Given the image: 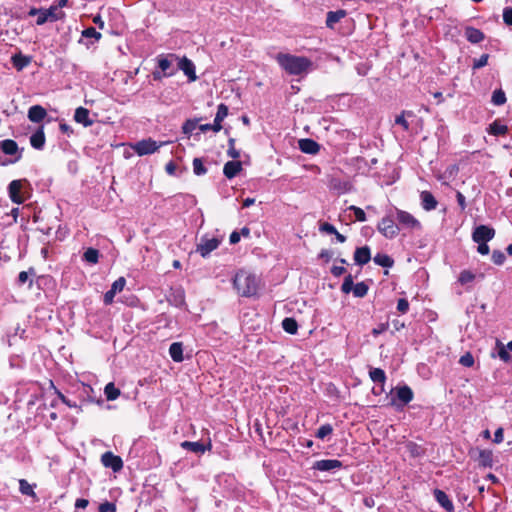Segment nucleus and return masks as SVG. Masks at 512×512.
Instances as JSON below:
<instances>
[{"mask_svg":"<svg viewBox=\"0 0 512 512\" xmlns=\"http://www.w3.org/2000/svg\"><path fill=\"white\" fill-rule=\"evenodd\" d=\"M422 201V207L426 211L434 210L437 207V201L435 197L428 191H423L420 195Z\"/></svg>","mask_w":512,"mask_h":512,"instance_id":"bb28decb","label":"nucleus"},{"mask_svg":"<svg viewBox=\"0 0 512 512\" xmlns=\"http://www.w3.org/2000/svg\"><path fill=\"white\" fill-rule=\"evenodd\" d=\"M352 292L355 297L362 298L367 294L368 286L364 282H359L354 285Z\"/></svg>","mask_w":512,"mask_h":512,"instance_id":"79ce46f5","label":"nucleus"},{"mask_svg":"<svg viewBox=\"0 0 512 512\" xmlns=\"http://www.w3.org/2000/svg\"><path fill=\"white\" fill-rule=\"evenodd\" d=\"M333 432V427L330 424H324L316 432V437L318 439H325L327 436L331 435Z\"/></svg>","mask_w":512,"mask_h":512,"instance_id":"37998d69","label":"nucleus"},{"mask_svg":"<svg viewBox=\"0 0 512 512\" xmlns=\"http://www.w3.org/2000/svg\"><path fill=\"white\" fill-rule=\"evenodd\" d=\"M30 15H38L36 23L38 25H42L47 21H56L60 19L63 13L58 9L57 6H51L48 9H31L29 12Z\"/></svg>","mask_w":512,"mask_h":512,"instance_id":"6e6552de","label":"nucleus"},{"mask_svg":"<svg viewBox=\"0 0 512 512\" xmlns=\"http://www.w3.org/2000/svg\"><path fill=\"white\" fill-rule=\"evenodd\" d=\"M465 37L471 43H479L484 40V33L474 27H467L465 29Z\"/></svg>","mask_w":512,"mask_h":512,"instance_id":"a878e982","label":"nucleus"},{"mask_svg":"<svg viewBox=\"0 0 512 512\" xmlns=\"http://www.w3.org/2000/svg\"><path fill=\"white\" fill-rule=\"evenodd\" d=\"M395 123L401 125L405 130L409 129V124L405 119L404 113L396 117Z\"/></svg>","mask_w":512,"mask_h":512,"instance_id":"e2e57ef3","label":"nucleus"},{"mask_svg":"<svg viewBox=\"0 0 512 512\" xmlns=\"http://www.w3.org/2000/svg\"><path fill=\"white\" fill-rule=\"evenodd\" d=\"M299 148L307 154H316L319 151L318 143L312 139H301L299 141Z\"/></svg>","mask_w":512,"mask_h":512,"instance_id":"b1692460","label":"nucleus"},{"mask_svg":"<svg viewBox=\"0 0 512 512\" xmlns=\"http://www.w3.org/2000/svg\"><path fill=\"white\" fill-rule=\"evenodd\" d=\"M19 490L23 495L36 497V494L34 492V486L31 485L27 480L20 479L19 480Z\"/></svg>","mask_w":512,"mask_h":512,"instance_id":"72a5a7b5","label":"nucleus"},{"mask_svg":"<svg viewBox=\"0 0 512 512\" xmlns=\"http://www.w3.org/2000/svg\"><path fill=\"white\" fill-rule=\"evenodd\" d=\"M343 467L341 461L337 459H323L314 463L313 468L318 471L329 472L335 471Z\"/></svg>","mask_w":512,"mask_h":512,"instance_id":"ddd939ff","label":"nucleus"},{"mask_svg":"<svg viewBox=\"0 0 512 512\" xmlns=\"http://www.w3.org/2000/svg\"><path fill=\"white\" fill-rule=\"evenodd\" d=\"M434 496L436 501L439 503V505L444 508L447 512H453L454 511V505L448 495L439 489H436L434 491Z\"/></svg>","mask_w":512,"mask_h":512,"instance_id":"f3484780","label":"nucleus"},{"mask_svg":"<svg viewBox=\"0 0 512 512\" xmlns=\"http://www.w3.org/2000/svg\"><path fill=\"white\" fill-rule=\"evenodd\" d=\"M29 186L27 179L13 180L8 185V196L15 204H22L26 199V189Z\"/></svg>","mask_w":512,"mask_h":512,"instance_id":"423d86ee","label":"nucleus"},{"mask_svg":"<svg viewBox=\"0 0 512 512\" xmlns=\"http://www.w3.org/2000/svg\"><path fill=\"white\" fill-rule=\"evenodd\" d=\"M488 58H489L488 54L481 55L479 59L474 61L473 68L479 69V68L486 66L488 63Z\"/></svg>","mask_w":512,"mask_h":512,"instance_id":"5fc2aeb1","label":"nucleus"},{"mask_svg":"<svg viewBox=\"0 0 512 512\" xmlns=\"http://www.w3.org/2000/svg\"><path fill=\"white\" fill-rule=\"evenodd\" d=\"M275 59L279 66L289 75L300 76L311 71L313 63L304 56H296L288 53H278Z\"/></svg>","mask_w":512,"mask_h":512,"instance_id":"f257e3e1","label":"nucleus"},{"mask_svg":"<svg viewBox=\"0 0 512 512\" xmlns=\"http://www.w3.org/2000/svg\"><path fill=\"white\" fill-rule=\"evenodd\" d=\"M346 16V12L344 10L330 11L327 13L326 25L329 28H333L336 23H338L342 18Z\"/></svg>","mask_w":512,"mask_h":512,"instance_id":"c756f323","label":"nucleus"},{"mask_svg":"<svg viewBox=\"0 0 512 512\" xmlns=\"http://www.w3.org/2000/svg\"><path fill=\"white\" fill-rule=\"evenodd\" d=\"M407 448L410 452V454L413 456V457H418L421 455L422 451L420 449V447L414 443H408L407 444Z\"/></svg>","mask_w":512,"mask_h":512,"instance_id":"13d9d810","label":"nucleus"},{"mask_svg":"<svg viewBox=\"0 0 512 512\" xmlns=\"http://www.w3.org/2000/svg\"><path fill=\"white\" fill-rule=\"evenodd\" d=\"M228 115V107L225 104L218 105L217 113L214 119V132H219L222 129V121Z\"/></svg>","mask_w":512,"mask_h":512,"instance_id":"5701e85b","label":"nucleus"},{"mask_svg":"<svg viewBox=\"0 0 512 512\" xmlns=\"http://www.w3.org/2000/svg\"><path fill=\"white\" fill-rule=\"evenodd\" d=\"M336 228L330 224V223H323L321 226H320V231L322 232H325V233H328V234H334L336 233Z\"/></svg>","mask_w":512,"mask_h":512,"instance_id":"052dcab7","label":"nucleus"},{"mask_svg":"<svg viewBox=\"0 0 512 512\" xmlns=\"http://www.w3.org/2000/svg\"><path fill=\"white\" fill-rule=\"evenodd\" d=\"M21 158L18 144L11 139L0 141V165L16 163Z\"/></svg>","mask_w":512,"mask_h":512,"instance_id":"7ed1b4c3","label":"nucleus"},{"mask_svg":"<svg viewBox=\"0 0 512 512\" xmlns=\"http://www.w3.org/2000/svg\"><path fill=\"white\" fill-rule=\"evenodd\" d=\"M477 460L480 466L490 468L493 465V452L487 449L479 450Z\"/></svg>","mask_w":512,"mask_h":512,"instance_id":"393cba45","label":"nucleus"},{"mask_svg":"<svg viewBox=\"0 0 512 512\" xmlns=\"http://www.w3.org/2000/svg\"><path fill=\"white\" fill-rule=\"evenodd\" d=\"M104 393H105L107 400L113 401V400L117 399L118 396L120 395V390L118 388H116L113 383H108L105 386Z\"/></svg>","mask_w":512,"mask_h":512,"instance_id":"c9c22d12","label":"nucleus"},{"mask_svg":"<svg viewBox=\"0 0 512 512\" xmlns=\"http://www.w3.org/2000/svg\"><path fill=\"white\" fill-rule=\"evenodd\" d=\"M371 259L370 249L367 246L357 248L354 253V261L358 265H365Z\"/></svg>","mask_w":512,"mask_h":512,"instance_id":"6ab92c4d","label":"nucleus"},{"mask_svg":"<svg viewBox=\"0 0 512 512\" xmlns=\"http://www.w3.org/2000/svg\"><path fill=\"white\" fill-rule=\"evenodd\" d=\"M373 260L382 267H391L393 265V260L386 254L378 253Z\"/></svg>","mask_w":512,"mask_h":512,"instance_id":"58836bf2","label":"nucleus"},{"mask_svg":"<svg viewBox=\"0 0 512 512\" xmlns=\"http://www.w3.org/2000/svg\"><path fill=\"white\" fill-rule=\"evenodd\" d=\"M30 273L34 274L33 269H31L29 272H27V271L20 272L19 275H18V283L20 285H23V284L29 282V286H31L32 285V280L29 279V274Z\"/></svg>","mask_w":512,"mask_h":512,"instance_id":"3c124183","label":"nucleus"},{"mask_svg":"<svg viewBox=\"0 0 512 512\" xmlns=\"http://www.w3.org/2000/svg\"><path fill=\"white\" fill-rule=\"evenodd\" d=\"M507 130V126L501 124L499 121H494L489 127V133L496 136L506 134Z\"/></svg>","mask_w":512,"mask_h":512,"instance_id":"e433bc0d","label":"nucleus"},{"mask_svg":"<svg viewBox=\"0 0 512 512\" xmlns=\"http://www.w3.org/2000/svg\"><path fill=\"white\" fill-rule=\"evenodd\" d=\"M478 244L477 251L481 255H487L490 251L489 246L487 245V242H476Z\"/></svg>","mask_w":512,"mask_h":512,"instance_id":"680f3d73","label":"nucleus"},{"mask_svg":"<svg viewBox=\"0 0 512 512\" xmlns=\"http://www.w3.org/2000/svg\"><path fill=\"white\" fill-rule=\"evenodd\" d=\"M502 16L504 23L508 26H512V7H505Z\"/></svg>","mask_w":512,"mask_h":512,"instance_id":"864d4df0","label":"nucleus"},{"mask_svg":"<svg viewBox=\"0 0 512 512\" xmlns=\"http://www.w3.org/2000/svg\"><path fill=\"white\" fill-rule=\"evenodd\" d=\"M344 272L345 268L343 266H333L331 269V273L336 277L341 276Z\"/></svg>","mask_w":512,"mask_h":512,"instance_id":"774afa93","label":"nucleus"},{"mask_svg":"<svg viewBox=\"0 0 512 512\" xmlns=\"http://www.w3.org/2000/svg\"><path fill=\"white\" fill-rule=\"evenodd\" d=\"M493 441L497 444L503 441V429L501 427L495 431Z\"/></svg>","mask_w":512,"mask_h":512,"instance_id":"338daca9","label":"nucleus"},{"mask_svg":"<svg viewBox=\"0 0 512 512\" xmlns=\"http://www.w3.org/2000/svg\"><path fill=\"white\" fill-rule=\"evenodd\" d=\"M506 257L502 251L494 250L492 253V261L496 265H502L505 261Z\"/></svg>","mask_w":512,"mask_h":512,"instance_id":"603ef678","label":"nucleus"},{"mask_svg":"<svg viewBox=\"0 0 512 512\" xmlns=\"http://www.w3.org/2000/svg\"><path fill=\"white\" fill-rule=\"evenodd\" d=\"M30 144L33 148L41 150L45 145V134L42 128L38 129L30 137Z\"/></svg>","mask_w":512,"mask_h":512,"instance_id":"cd10ccee","label":"nucleus"},{"mask_svg":"<svg viewBox=\"0 0 512 512\" xmlns=\"http://www.w3.org/2000/svg\"><path fill=\"white\" fill-rule=\"evenodd\" d=\"M82 36L85 38H94L95 40H99L101 38V33L94 27H89L83 30Z\"/></svg>","mask_w":512,"mask_h":512,"instance_id":"09e8293b","label":"nucleus"},{"mask_svg":"<svg viewBox=\"0 0 512 512\" xmlns=\"http://www.w3.org/2000/svg\"><path fill=\"white\" fill-rule=\"evenodd\" d=\"M495 236V230L487 225L477 226L473 233L472 239L474 242H488Z\"/></svg>","mask_w":512,"mask_h":512,"instance_id":"9d476101","label":"nucleus"},{"mask_svg":"<svg viewBox=\"0 0 512 512\" xmlns=\"http://www.w3.org/2000/svg\"><path fill=\"white\" fill-rule=\"evenodd\" d=\"M242 170V164L239 161H229L224 165L223 173L228 179H232Z\"/></svg>","mask_w":512,"mask_h":512,"instance_id":"4be33fe9","label":"nucleus"},{"mask_svg":"<svg viewBox=\"0 0 512 512\" xmlns=\"http://www.w3.org/2000/svg\"><path fill=\"white\" fill-rule=\"evenodd\" d=\"M377 230L387 239H394L399 234V227L395 219V211H389L378 223Z\"/></svg>","mask_w":512,"mask_h":512,"instance_id":"20e7f679","label":"nucleus"},{"mask_svg":"<svg viewBox=\"0 0 512 512\" xmlns=\"http://www.w3.org/2000/svg\"><path fill=\"white\" fill-rule=\"evenodd\" d=\"M491 101L494 105H503L506 102V95L504 91H502L501 89L495 90L492 94Z\"/></svg>","mask_w":512,"mask_h":512,"instance_id":"a19ab883","label":"nucleus"},{"mask_svg":"<svg viewBox=\"0 0 512 512\" xmlns=\"http://www.w3.org/2000/svg\"><path fill=\"white\" fill-rule=\"evenodd\" d=\"M46 115V110L40 105L31 106L28 110L29 120L35 123L41 122Z\"/></svg>","mask_w":512,"mask_h":512,"instance_id":"aec40b11","label":"nucleus"},{"mask_svg":"<svg viewBox=\"0 0 512 512\" xmlns=\"http://www.w3.org/2000/svg\"><path fill=\"white\" fill-rule=\"evenodd\" d=\"M395 395L401 406L408 404L413 399V391L406 385L397 387L395 389Z\"/></svg>","mask_w":512,"mask_h":512,"instance_id":"dca6fc26","label":"nucleus"},{"mask_svg":"<svg viewBox=\"0 0 512 512\" xmlns=\"http://www.w3.org/2000/svg\"><path fill=\"white\" fill-rule=\"evenodd\" d=\"M168 143L167 141L157 142L151 138H147L136 142L131 147L137 155L144 156L155 153L160 147Z\"/></svg>","mask_w":512,"mask_h":512,"instance_id":"0eeeda50","label":"nucleus"},{"mask_svg":"<svg viewBox=\"0 0 512 512\" xmlns=\"http://www.w3.org/2000/svg\"><path fill=\"white\" fill-rule=\"evenodd\" d=\"M169 355L175 362H182L183 357V346L180 342H174L170 345Z\"/></svg>","mask_w":512,"mask_h":512,"instance_id":"c85d7f7f","label":"nucleus"},{"mask_svg":"<svg viewBox=\"0 0 512 512\" xmlns=\"http://www.w3.org/2000/svg\"><path fill=\"white\" fill-rule=\"evenodd\" d=\"M459 363L464 367H472L474 365V357L470 352H467L460 357Z\"/></svg>","mask_w":512,"mask_h":512,"instance_id":"de8ad7c7","label":"nucleus"},{"mask_svg":"<svg viewBox=\"0 0 512 512\" xmlns=\"http://www.w3.org/2000/svg\"><path fill=\"white\" fill-rule=\"evenodd\" d=\"M333 257V252L327 249H323L319 253V258L325 260L326 262L330 261V259Z\"/></svg>","mask_w":512,"mask_h":512,"instance_id":"0e129e2a","label":"nucleus"},{"mask_svg":"<svg viewBox=\"0 0 512 512\" xmlns=\"http://www.w3.org/2000/svg\"><path fill=\"white\" fill-rule=\"evenodd\" d=\"M31 62V57L22 55L21 53L16 54L12 57L13 66L18 70H23Z\"/></svg>","mask_w":512,"mask_h":512,"instance_id":"7c9ffc66","label":"nucleus"},{"mask_svg":"<svg viewBox=\"0 0 512 512\" xmlns=\"http://www.w3.org/2000/svg\"><path fill=\"white\" fill-rule=\"evenodd\" d=\"M456 198H457V202H458L461 210H465V208H466L465 196L461 192H457Z\"/></svg>","mask_w":512,"mask_h":512,"instance_id":"69168bd1","label":"nucleus"},{"mask_svg":"<svg viewBox=\"0 0 512 512\" xmlns=\"http://www.w3.org/2000/svg\"><path fill=\"white\" fill-rule=\"evenodd\" d=\"M282 327L285 332L295 334L298 329V324L295 319L287 317L282 321Z\"/></svg>","mask_w":512,"mask_h":512,"instance_id":"f704fd0d","label":"nucleus"},{"mask_svg":"<svg viewBox=\"0 0 512 512\" xmlns=\"http://www.w3.org/2000/svg\"><path fill=\"white\" fill-rule=\"evenodd\" d=\"M177 60L178 69L183 71L190 82H194L197 79L194 63L187 57L178 58Z\"/></svg>","mask_w":512,"mask_h":512,"instance_id":"4468645a","label":"nucleus"},{"mask_svg":"<svg viewBox=\"0 0 512 512\" xmlns=\"http://www.w3.org/2000/svg\"><path fill=\"white\" fill-rule=\"evenodd\" d=\"M497 346L499 348V357L501 358V360L503 361H508L509 358H510V355L508 353V350L505 348V346L500 342V341H497Z\"/></svg>","mask_w":512,"mask_h":512,"instance_id":"6e6d98bb","label":"nucleus"},{"mask_svg":"<svg viewBox=\"0 0 512 512\" xmlns=\"http://www.w3.org/2000/svg\"><path fill=\"white\" fill-rule=\"evenodd\" d=\"M83 259L90 264H96L99 260V251L94 248H88L84 252Z\"/></svg>","mask_w":512,"mask_h":512,"instance_id":"4c0bfd02","label":"nucleus"},{"mask_svg":"<svg viewBox=\"0 0 512 512\" xmlns=\"http://www.w3.org/2000/svg\"><path fill=\"white\" fill-rule=\"evenodd\" d=\"M353 287H354L353 278L351 275H347L343 281L341 290L343 293L348 294L351 291H353Z\"/></svg>","mask_w":512,"mask_h":512,"instance_id":"49530a36","label":"nucleus"},{"mask_svg":"<svg viewBox=\"0 0 512 512\" xmlns=\"http://www.w3.org/2000/svg\"><path fill=\"white\" fill-rule=\"evenodd\" d=\"M116 506L110 502L101 503L99 506V512H115Z\"/></svg>","mask_w":512,"mask_h":512,"instance_id":"4d7b16f0","label":"nucleus"},{"mask_svg":"<svg viewBox=\"0 0 512 512\" xmlns=\"http://www.w3.org/2000/svg\"><path fill=\"white\" fill-rule=\"evenodd\" d=\"M170 59H178L174 54H170L169 56H159L158 57V67L163 72V76L170 77L173 76L176 70L171 69L172 61Z\"/></svg>","mask_w":512,"mask_h":512,"instance_id":"2eb2a0df","label":"nucleus"},{"mask_svg":"<svg viewBox=\"0 0 512 512\" xmlns=\"http://www.w3.org/2000/svg\"><path fill=\"white\" fill-rule=\"evenodd\" d=\"M348 210L350 211H353L354 212V215H355V218L357 221H360V222H364L366 221V214L365 212L363 211V209L357 207V206H354V205H351Z\"/></svg>","mask_w":512,"mask_h":512,"instance_id":"8fccbe9b","label":"nucleus"},{"mask_svg":"<svg viewBox=\"0 0 512 512\" xmlns=\"http://www.w3.org/2000/svg\"><path fill=\"white\" fill-rule=\"evenodd\" d=\"M196 127L197 121L189 119L183 124L182 131L184 134L190 136L192 132L196 129Z\"/></svg>","mask_w":512,"mask_h":512,"instance_id":"a18cd8bd","label":"nucleus"},{"mask_svg":"<svg viewBox=\"0 0 512 512\" xmlns=\"http://www.w3.org/2000/svg\"><path fill=\"white\" fill-rule=\"evenodd\" d=\"M193 172L198 176L204 175L207 172V169L204 167L200 158H195L193 160Z\"/></svg>","mask_w":512,"mask_h":512,"instance_id":"c03bdc74","label":"nucleus"},{"mask_svg":"<svg viewBox=\"0 0 512 512\" xmlns=\"http://www.w3.org/2000/svg\"><path fill=\"white\" fill-rule=\"evenodd\" d=\"M181 447L189 450L191 452H194L196 454H202L207 450H210L212 447L211 442L209 441L207 445H204L200 442H190V441H184L181 443Z\"/></svg>","mask_w":512,"mask_h":512,"instance_id":"a211bd4d","label":"nucleus"},{"mask_svg":"<svg viewBox=\"0 0 512 512\" xmlns=\"http://www.w3.org/2000/svg\"><path fill=\"white\" fill-rule=\"evenodd\" d=\"M258 277L245 270L238 271L233 278V286L242 297L255 296L259 289Z\"/></svg>","mask_w":512,"mask_h":512,"instance_id":"f03ea898","label":"nucleus"},{"mask_svg":"<svg viewBox=\"0 0 512 512\" xmlns=\"http://www.w3.org/2000/svg\"><path fill=\"white\" fill-rule=\"evenodd\" d=\"M369 376L371 380L375 383H380L383 385L386 381L385 372L381 368H372L369 371Z\"/></svg>","mask_w":512,"mask_h":512,"instance_id":"2f4dec72","label":"nucleus"},{"mask_svg":"<svg viewBox=\"0 0 512 512\" xmlns=\"http://www.w3.org/2000/svg\"><path fill=\"white\" fill-rule=\"evenodd\" d=\"M409 309V303L406 299H399L397 303V310L401 313H406Z\"/></svg>","mask_w":512,"mask_h":512,"instance_id":"bf43d9fd","label":"nucleus"},{"mask_svg":"<svg viewBox=\"0 0 512 512\" xmlns=\"http://www.w3.org/2000/svg\"><path fill=\"white\" fill-rule=\"evenodd\" d=\"M395 219L397 221L399 232L401 230L414 231L421 229V223L411 213L395 208Z\"/></svg>","mask_w":512,"mask_h":512,"instance_id":"39448f33","label":"nucleus"},{"mask_svg":"<svg viewBox=\"0 0 512 512\" xmlns=\"http://www.w3.org/2000/svg\"><path fill=\"white\" fill-rule=\"evenodd\" d=\"M332 188L337 190L339 194H344L351 191L352 185L349 182H341L334 180L332 182Z\"/></svg>","mask_w":512,"mask_h":512,"instance_id":"ea45409f","label":"nucleus"},{"mask_svg":"<svg viewBox=\"0 0 512 512\" xmlns=\"http://www.w3.org/2000/svg\"><path fill=\"white\" fill-rule=\"evenodd\" d=\"M101 462L105 467L111 468L114 472H118L123 468L121 457L114 455L112 452H105L101 456Z\"/></svg>","mask_w":512,"mask_h":512,"instance_id":"f8f14e48","label":"nucleus"},{"mask_svg":"<svg viewBox=\"0 0 512 512\" xmlns=\"http://www.w3.org/2000/svg\"><path fill=\"white\" fill-rule=\"evenodd\" d=\"M74 120L85 127L92 125V120L89 118V110L84 107H78L75 110Z\"/></svg>","mask_w":512,"mask_h":512,"instance_id":"412c9836","label":"nucleus"},{"mask_svg":"<svg viewBox=\"0 0 512 512\" xmlns=\"http://www.w3.org/2000/svg\"><path fill=\"white\" fill-rule=\"evenodd\" d=\"M126 285V280L124 277H119L116 281L111 285L110 290H108L103 297V301L106 305H110L114 301V297L117 293L123 291Z\"/></svg>","mask_w":512,"mask_h":512,"instance_id":"9b49d317","label":"nucleus"},{"mask_svg":"<svg viewBox=\"0 0 512 512\" xmlns=\"http://www.w3.org/2000/svg\"><path fill=\"white\" fill-rule=\"evenodd\" d=\"M221 240L222 239L218 237H209L208 235H204L201 237L196 251L202 257H207L212 251L219 247Z\"/></svg>","mask_w":512,"mask_h":512,"instance_id":"1a4fd4ad","label":"nucleus"},{"mask_svg":"<svg viewBox=\"0 0 512 512\" xmlns=\"http://www.w3.org/2000/svg\"><path fill=\"white\" fill-rule=\"evenodd\" d=\"M475 278L476 274L473 273L471 270H463L459 274L458 282L461 285H469L475 280Z\"/></svg>","mask_w":512,"mask_h":512,"instance_id":"473e14b6","label":"nucleus"}]
</instances>
